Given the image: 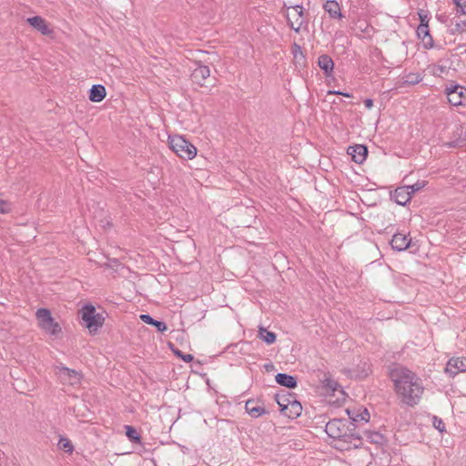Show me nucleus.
<instances>
[{
  "instance_id": "nucleus-2",
  "label": "nucleus",
  "mask_w": 466,
  "mask_h": 466,
  "mask_svg": "<svg viewBox=\"0 0 466 466\" xmlns=\"http://www.w3.org/2000/svg\"><path fill=\"white\" fill-rule=\"evenodd\" d=\"M328 436L334 440V448L339 451L358 449L362 445L363 436L358 425L346 419L330 420L325 427Z\"/></svg>"
},
{
  "instance_id": "nucleus-38",
  "label": "nucleus",
  "mask_w": 466,
  "mask_h": 466,
  "mask_svg": "<svg viewBox=\"0 0 466 466\" xmlns=\"http://www.w3.org/2000/svg\"><path fill=\"white\" fill-rule=\"evenodd\" d=\"M328 95H340V96H343L345 97H351L352 95L351 94H349V93H343V92H340V91H333V90H329L328 92Z\"/></svg>"
},
{
  "instance_id": "nucleus-19",
  "label": "nucleus",
  "mask_w": 466,
  "mask_h": 466,
  "mask_svg": "<svg viewBox=\"0 0 466 466\" xmlns=\"http://www.w3.org/2000/svg\"><path fill=\"white\" fill-rule=\"evenodd\" d=\"M392 198L399 205L403 206L407 204L411 198V192L410 191V187H398L394 191Z\"/></svg>"
},
{
  "instance_id": "nucleus-34",
  "label": "nucleus",
  "mask_w": 466,
  "mask_h": 466,
  "mask_svg": "<svg viewBox=\"0 0 466 466\" xmlns=\"http://www.w3.org/2000/svg\"><path fill=\"white\" fill-rule=\"evenodd\" d=\"M432 423L435 429H437L440 432H444L446 431L445 429V423L441 418H438L437 416H433Z\"/></svg>"
},
{
  "instance_id": "nucleus-27",
  "label": "nucleus",
  "mask_w": 466,
  "mask_h": 466,
  "mask_svg": "<svg viewBox=\"0 0 466 466\" xmlns=\"http://www.w3.org/2000/svg\"><path fill=\"white\" fill-rule=\"evenodd\" d=\"M126 435L129 439L130 441L134 443H141V436L137 431V429L130 425L125 426Z\"/></svg>"
},
{
  "instance_id": "nucleus-7",
  "label": "nucleus",
  "mask_w": 466,
  "mask_h": 466,
  "mask_svg": "<svg viewBox=\"0 0 466 466\" xmlns=\"http://www.w3.org/2000/svg\"><path fill=\"white\" fill-rule=\"evenodd\" d=\"M26 23L36 32L44 36L53 38L55 36V27L46 18L40 15H34L26 18Z\"/></svg>"
},
{
  "instance_id": "nucleus-8",
  "label": "nucleus",
  "mask_w": 466,
  "mask_h": 466,
  "mask_svg": "<svg viewBox=\"0 0 466 466\" xmlns=\"http://www.w3.org/2000/svg\"><path fill=\"white\" fill-rule=\"evenodd\" d=\"M286 17L290 27L296 32H299L304 23L303 7L300 5L287 7Z\"/></svg>"
},
{
  "instance_id": "nucleus-25",
  "label": "nucleus",
  "mask_w": 466,
  "mask_h": 466,
  "mask_svg": "<svg viewBox=\"0 0 466 466\" xmlns=\"http://www.w3.org/2000/svg\"><path fill=\"white\" fill-rule=\"evenodd\" d=\"M362 433L370 443L383 444L385 441L384 436L378 431H363Z\"/></svg>"
},
{
  "instance_id": "nucleus-24",
  "label": "nucleus",
  "mask_w": 466,
  "mask_h": 466,
  "mask_svg": "<svg viewBox=\"0 0 466 466\" xmlns=\"http://www.w3.org/2000/svg\"><path fill=\"white\" fill-rule=\"evenodd\" d=\"M140 319L143 322L155 327L159 332H165L167 329V326L164 321L157 320L148 314H141Z\"/></svg>"
},
{
  "instance_id": "nucleus-4",
  "label": "nucleus",
  "mask_w": 466,
  "mask_h": 466,
  "mask_svg": "<svg viewBox=\"0 0 466 466\" xmlns=\"http://www.w3.org/2000/svg\"><path fill=\"white\" fill-rule=\"evenodd\" d=\"M80 314L85 327L88 329L90 333L97 331L104 325L105 318L103 314L96 312V308L91 304L83 306Z\"/></svg>"
},
{
  "instance_id": "nucleus-9",
  "label": "nucleus",
  "mask_w": 466,
  "mask_h": 466,
  "mask_svg": "<svg viewBox=\"0 0 466 466\" xmlns=\"http://www.w3.org/2000/svg\"><path fill=\"white\" fill-rule=\"evenodd\" d=\"M56 375L60 381L64 384L74 385L80 380L79 373L72 369L63 366L62 364L56 366Z\"/></svg>"
},
{
  "instance_id": "nucleus-31",
  "label": "nucleus",
  "mask_w": 466,
  "mask_h": 466,
  "mask_svg": "<svg viewBox=\"0 0 466 466\" xmlns=\"http://www.w3.org/2000/svg\"><path fill=\"white\" fill-rule=\"evenodd\" d=\"M418 15H419V19H420V25L419 26H427L429 25V23H430V16L428 15V13L422 9H420L418 11Z\"/></svg>"
},
{
  "instance_id": "nucleus-20",
  "label": "nucleus",
  "mask_w": 466,
  "mask_h": 466,
  "mask_svg": "<svg viewBox=\"0 0 466 466\" xmlns=\"http://www.w3.org/2000/svg\"><path fill=\"white\" fill-rule=\"evenodd\" d=\"M319 66L324 71L325 76H331L334 69V62L328 55H322L318 58Z\"/></svg>"
},
{
  "instance_id": "nucleus-26",
  "label": "nucleus",
  "mask_w": 466,
  "mask_h": 466,
  "mask_svg": "<svg viewBox=\"0 0 466 466\" xmlns=\"http://www.w3.org/2000/svg\"><path fill=\"white\" fill-rule=\"evenodd\" d=\"M258 337L268 345L274 343L277 339V336L274 332L269 331L266 328L262 327H260L258 329Z\"/></svg>"
},
{
  "instance_id": "nucleus-10",
  "label": "nucleus",
  "mask_w": 466,
  "mask_h": 466,
  "mask_svg": "<svg viewBox=\"0 0 466 466\" xmlns=\"http://www.w3.org/2000/svg\"><path fill=\"white\" fill-rule=\"evenodd\" d=\"M346 412L350 420V422L367 423L370 420V415L366 408L360 407L359 409H347Z\"/></svg>"
},
{
  "instance_id": "nucleus-40",
  "label": "nucleus",
  "mask_w": 466,
  "mask_h": 466,
  "mask_svg": "<svg viewBox=\"0 0 466 466\" xmlns=\"http://www.w3.org/2000/svg\"><path fill=\"white\" fill-rule=\"evenodd\" d=\"M264 368H265V370H266L267 371H272V370L275 369V367H274L273 363H271V362H269V363H266V364L264 365Z\"/></svg>"
},
{
  "instance_id": "nucleus-36",
  "label": "nucleus",
  "mask_w": 466,
  "mask_h": 466,
  "mask_svg": "<svg viewBox=\"0 0 466 466\" xmlns=\"http://www.w3.org/2000/svg\"><path fill=\"white\" fill-rule=\"evenodd\" d=\"M425 186H426L425 181H418L414 185L407 186L406 187H410V191L411 192V195H412L414 192L423 188Z\"/></svg>"
},
{
  "instance_id": "nucleus-1",
  "label": "nucleus",
  "mask_w": 466,
  "mask_h": 466,
  "mask_svg": "<svg viewBox=\"0 0 466 466\" xmlns=\"http://www.w3.org/2000/svg\"><path fill=\"white\" fill-rule=\"evenodd\" d=\"M388 374L400 401L409 407L417 405L424 391L420 379L399 363L390 364L388 367Z\"/></svg>"
},
{
  "instance_id": "nucleus-12",
  "label": "nucleus",
  "mask_w": 466,
  "mask_h": 466,
  "mask_svg": "<svg viewBox=\"0 0 466 466\" xmlns=\"http://www.w3.org/2000/svg\"><path fill=\"white\" fill-rule=\"evenodd\" d=\"M411 243L410 234L396 233L393 235L390 245L397 251L406 250Z\"/></svg>"
},
{
  "instance_id": "nucleus-42",
  "label": "nucleus",
  "mask_w": 466,
  "mask_h": 466,
  "mask_svg": "<svg viewBox=\"0 0 466 466\" xmlns=\"http://www.w3.org/2000/svg\"><path fill=\"white\" fill-rule=\"evenodd\" d=\"M328 385L332 389V390H335V387H332L331 385H329V382L328 383Z\"/></svg>"
},
{
  "instance_id": "nucleus-6",
  "label": "nucleus",
  "mask_w": 466,
  "mask_h": 466,
  "mask_svg": "<svg viewBox=\"0 0 466 466\" xmlns=\"http://www.w3.org/2000/svg\"><path fill=\"white\" fill-rule=\"evenodd\" d=\"M445 95L452 106H466V87L463 86L452 82L446 86Z\"/></svg>"
},
{
  "instance_id": "nucleus-14",
  "label": "nucleus",
  "mask_w": 466,
  "mask_h": 466,
  "mask_svg": "<svg viewBox=\"0 0 466 466\" xmlns=\"http://www.w3.org/2000/svg\"><path fill=\"white\" fill-rule=\"evenodd\" d=\"M209 76V67L203 65H199L191 74L192 80L200 86H204V81Z\"/></svg>"
},
{
  "instance_id": "nucleus-37",
  "label": "nucleus",
  "mask_w": 466,
  "mask_h": 466,
  "mask_svg": "<svg viewBox=\"0 0 466 466\" xmlns=\"http://www.w3.org/2000/svg\"><path fill=\"white\" fill-rule=\"evenodd\" d=\"M370 371V365H368L366 362L363 363V370L360 374H358L361 378H365L369 375Z\"/></svg>"
},
{
  "instance_id": "nucleus-28",
  "label": "nucleus",
  "mask_w": 466,
  "mask_h": 466,
  "mask_svg": "<svg viewBox=\"0 0 466 466\" xmlns=\"http://www.w3.org/2000/svg\"><path fill=\"white\" fill-rule=\"evenodd\" d=\"M58 446L61 450H64L65 451L68 453H72L74 450V446L71 442V441L66 437H61L58 441Z\"/></svg>"
},
{
  "instance_id": "nucleus-32",
  "label": "nucleus",
  "mask_w": 466,
  "mask_h": 466,
  "mask_svg": "<svg viewBox=\"0 0 466 466\" xmlns=\"http://www.w3.org/2000/svg\"><path fill=\"white\" fill-rule=\"evenodd\" d=\"M11 210V203L8 200L0 198V214H8Z\"/></svg>"
},
{
  "instance_id": "nucleus-5",
  "label": "nucleus",
  "mask_w": 466,
  "mask_h": 466,
  "mask_svg": "<svg viewBox=\"0 0 466 466\" xmlns=\"http://www.w3.org/2000/svg\"><path fill=\"white\" fill-rule=\"evenodd\" d=\"M38 326L46 333L51 336H56L61 332L60 325L55 321L51 312L47 309H38L35 312Z\"/></svg>"
},
{
  "instance_id": "nucleus-29",
  "label": "nucleus",
  "mask_w": 466,
  "mask_h": 466,
  "mask_svg": "<svg viewBox=\"0 0 466 466\" xmlns=\"http://www.w3.org/2000/svg\"><path fill=\"white\" fill-rule=\"evenodd\" d=\"M422 80V77L418 73H410L406 76L404 84L406 85H416Z\"/></svg>"
},
{
  "instance_id": "nucleus-17",
  "label": "nucleus",
  "mask_w": 466,
  "mask_h": 466,
  "mask_svg": "<svg viewBox=\"0 0 466 466\" xmlns=\"http://www.w3.org/2000/svg\"><path fill=\"white\" fill-rule=\"evenodd\" d=\"M106 96V89L103 85H94L89 90L88 98L91 102L99 103Z\"/></svg>"
},
{
  "instance_id": "nucleus-33",
  "label": "nucleus",
  "mask_w": 466,
  "mask_h": 466,
  "mask_svg": "<svg viewBox=\"0 0 466 466\" xmlns=\"http://www.w3.org/2000/svg\"><path fill=\"white\" fill-rule=\"evenodd\" d=\"M106 267L118 272L125 269V267L116 259H110L106 264Z\"/></svg>"
},
{
  "instance_id": "nucleus-35",
  "label": "nucleus",
  "mask_w": 466,
  "mask_h": 466,
  "mask_svg": "<svg viewBox=\"0 0 466 466\" xmlns=\"http://www.w3.org/2000/svg\"><path fill=\"white\" fill-rule=\"evenodd\" d=\"M456 11L461 15H466V0H454Z\"/></svg>"
},
{
  "instance_id": "nucleus-21",
  "label": "nucleus",
  "mask_w": 466,
  "mask_h": 466,
  "mask_svg": "<svg viewBox=\"0 0 466 466\" xmlns=\"http://www.w3.org/2000/svg\"><path fill=\"white\" fill-rule=\"evenodd\" d=\"M302 412V406L299 400H292L291 403L287 406V410H285V413H281L283 416L288 417L289 419H297Z\"/></svg>"
},
{
  "instance_id": "nucleus-16",
  "label": "nucleus",
  "mask_w": 466,
  "mask_h": 466,
  "mask_svg": "<svg viewBox=\"0 0 466 466\" xmlns=\"http://www.w3.org/2000/svg\"><path fill=\"white\" fill-rule=\"evenodd\" d=\"M275 380L280 386L286 387L288 389H295L298 385L297 377L287 373H278L275 376Z\"/></svg>"
},
{
  "instance_id": "nucleus-15",
  "label": "nucleus",
  "mask_w": 466,
  "mask_h": 466,
  "mask_svg": "<svg viewBox=\"0 0 466 466\" xmlns=\"http://www.w3.org/2000/svg\"><path fill=\"white\" fill-rule=\"evenodd\" d=\"M292 400H296V395L288 391L282 390L281 392L275 395V400L279 406L280 413H285L287 406L291 403Z\"/></svg>"
},
{
  "instance_id": "nucleus-18",
  "label": "nucleus",
  "mask_w": 466,
  "mask_h": 466,
  "mask_svg": "<svg viewBox=\"0 0 466 466\" xmlns=\"http://www.w3.org/2000/svg\"><path fill=\"white\" fill-rule=\"evenodd\" d=\"M417 35L421 40V44L424 48L430 49L433 46V39L430 34V27L427 26H418L417 28Z\"/></svg>"
},
{
  "instance_id": "nucleus-30",
  "label": "nucleus",
  "mask_w": 466,
  "mask_h": 466,
  "mask_svg": "<svg viewBox=\"0 0 466 466\" xmlns=\"http://www.w3.org/2000/svg\"><path fill=\"white\" fill-rule=\"evenodd\" d=\"M171 349H172V351L173 353L178 357L179 359H181L182 360H184L185 362L188 363V362H191L193 360H194V356L191 355V354H184L181 350H179L177 348H173V346L171 345Z\"/></svg>"
},
{
  "instance_id": "nucleus-13",
  "label": "nucleus",
  "mask_w": 466,
  "mask_h": 466,
  "mask_svg": "<svg viewBox=\"0 0 466 466\" xmlns=\"http://www.w3.org/2000/svg\"><path fill=\"white\" fill-rule=\"evenodd\" d=\"M347 153L351 157L352 161L358 164H362L368 156V149L363 145H355L349 147Z\"/></svg>"
},
{
  "instance_id": "nucleus-41",
  "label": "nucleus",
  "mask_w": 466,
  "mask_h": 466,
  "mask_svg": "<svg viewBox=\"0 0 466 466\" xmlns=\"http://www.w3.org/2000/svg\"><path fill=\"white\" fill-rule=\"evenodd\" d=\"M384 301H387V302H397L396 300H391V299H383Z\"/></svg>"
},
{
  "instance_id": "nucleus-11",
  "label": "nucleus",
  "mask_w": 466,
  "mask_h": 466,
  "mask_svg": "<svg viewBox=\"0 0 466 466\" xmlns=\"http://www.w3.org/2000/svg\"><path fill=\"white\" fill-rule=\"evenodd\" d=\"M446 373L454 377L460 372L466 371V358H451L446 364Z\"/></svg>"
},
{
  "instance_id": "nucleus-22",
  "label": "nucleus",
  "mask_w": 466,
  "mask_h": 466,
  "mask_svg": "<svg viewBox=\"0 0 466 466\" xmlns=\"http://www.w3.org/2000/svg\"><path fill=\"white\" fill-rule=\"evenodd\" d=\"M246 411L253 418H258L267 413L265 408L256 404L254 400H248L245 405Z\"/></svg>"
},
{
  "instance_id": "nucleus-39",
  "label": "nucleus",
  "mask_w": 466,
  "mask_h": 466,
  "mask_svg": "<svg viewBox=\"0 0 466 466\" xmlns=\"http://www.w3.org/2000/svg\"><path fill=\"white\" fill-rule=\"evenodd\" d=\"M364 105L368 109H370L373 106V100L370 98H368L364 101Z\"/></svg>"
},
{
  "instance_id": "nucleus-23",
  "label": "nucleus",
  "mask_w": 466,
  "mask_h": 466,
  "mask_svg": "<svg viewBox=\"0 0 466 466\" xmlns=\"http://www.w3.org/2000/svg\"><path fill=\"white\" fill-rule=\"evenodd\" d=\"M324 9L331 18L340 19L342 17L340 6L336 1H327L324 5Z\"/></svg>"
},
{
  "instance_id": "nucleus-3",
  "label": "nucleus",
  "mask_w": 466,
  "mask_h": 466,
  "mask_svg": "<svg viewBox=\"0 0 466 466\" xmlns=\"http://www.w3.org/2000/svg\"><path fill=\"white\" fill-rule=\"evenodd\" d=\"M167 144L168 148L182 160H193L198 155L197 147L182 135H168Z\"/></svg>"
}]
</instances>
